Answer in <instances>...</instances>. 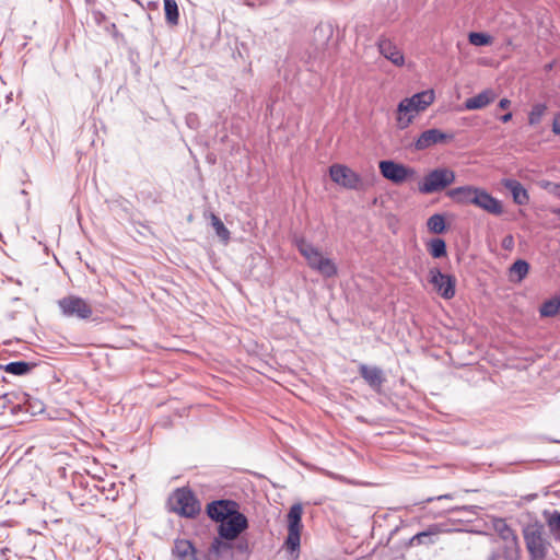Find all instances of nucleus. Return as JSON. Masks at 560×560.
<instances>
[{"mask_svg":"<svg viewBox=\"0 0 560 560\" xmlns=\"http://www.w3.org/2000/svg\"><path fill=\"white\" fill-rule=\"evenodd\" d=\"M241 505L232 499H219L206 505L208 517L218 523V535L225 540H236L249 527L248 518Z\"/></svg>","mask_w":560,"mask_h":560,"instance_id":"nucleus-1","label":"nucleus"},{"mask_svg":"<svg viewBox=\"0 0 560 560\" xmlns=\"http://www.w3.org/2000/svg\"><path fill=\"white\" fill-rule=\"evenodd\" d=\"M495 537L492 541L502 548L492 560H518V542L514 530L501 518L492 520Z\"/></svg>","mask_w":560,"mask_h":560,"instance_id":"nucleus-2","label":"nucleus"},{"mask_svg":"<svg viewBox=\"0 0 560 560\" xmlns=\"http://www.w3.org/2000/svg\"><path fill=\"white\" fill-rule=\"evenodd\" d=\"M302 514L303 506L301 503L293 504L287 514L288 535L283 542V548L291 555H298L300 551L301 532L303 528Z\"/></svg>","mask_w":560,"mask_h":560,"instance_id":"nucleus-3","label":"nucleus"},{"mask_svg":"<svg viewBox=\"0 0 560 560\" xmlns=\"http://www.w3.org/2000/svg\"><path fill=\"white\" fill-rule=\"evenodd\" d=\"M172 511L180 516L194 518L200 512V503L188 488L176 489L170 498Z\"/></svg>","mask_w":560,"mask_h":560,"instance_id":"nucleus-4","label":"nucleus"},{"mask_svg":"<svg viewBox=\"0 0 560 560\" xmlns=\"http://www.w3.org/2000/svg\"><path fill=\"white\" fill-rule=\"evenodd\" d=\"M455 180V173L445 167H439L430 171L419 184V191L422 194H433L443 190Z\"/></svg>","mask_w":560,"mask_h":560,"instance_id":"nucleus-5","label":"nucleus"},{"mask_svg":"<svg viewBox=\"0 0 560 560\" xmlns=\"http://www.w3.org/2000/svg\"><path fill=\"white\" fill-rule=\"evenodd\" d=\"M428 281L433 290L444 300H451L456 293V278L448 273H443L439 268H430Z\"/></svg>","mask_w":560,"mask_h":560,"instance_id":"nucleus-6","label":"nucleus"},{"mask_svg":"<svg viewBox=\"0 0 560 560\" xmlns=\"http://www.w3.org/2000/svg\"><path fill=\"white\" fill-rule=\"evenodd\" d=\"M58 306L65 317L89 319L92 316V307L85 300L77 295H68L58 301Z\"/></svg>","mask_w":560,"mask_h":560,"instance_id":"nucleus-7","label":"nucleus"},{"mask_svg":"<svg viewBox=\"0 0 560 560\" xmlns=\"http://www.w3.org/2000/svg\"><path fill=\"white\" fill-rule=\"evenodd\" d=\"M378 168L384 178L397 185L402 184L416 173L413 168L393 160L380 161Z\"/></svg>","mask_w":560,"mask_h":560,"instance_id":"nucleus-8","label":"nucleus"},{"mask_svg":"<svg viewBox=\"0 0 560 560\" xmlns=\"http://www.w3.org/2000/svg\"><path fill=\"white\" fill-rule=\"evenodd\" d=\"M329 175L334 183L348 189H359L362 183L358 173L342 164L331 165Z\"/></svg>","mask_w":560,"mask_h":560,"instance_id":"nucleus-9","label":"nucleus"},{"mask_svg":"<svg viewBox=\"0 0 560 560\" xmlns=\"http://www.w3.org/2000/svg\"><path fill=\"white\" fill-rule=\"evenodd\" d=\"M452 135L445 133L436 128H431L423 131L415 141L413 147L417 151L427 150L434 144L442 143L446 140H451Z\"/></svg>","mask_w":560,"mask_h":560,"instance_id":"nucleus-10","label":"nucleus"},{"mask_svg":"<svg viewBox=\"0 0 560 560\" xmlns=\"http://www.w3.org/2000/svg\"><path fill=\"white\" fill-rule=\"evenodd\" d=\"M524 537L532 558L542 560L546 556V546L541 533L536 528H527Z\"/></svg>","mask_w":560,"mask_h":560,"instance_id":"nucleus-11","label":"nucleus"},{"mask_svg":"<svg viewBox=\"0 0 560 560\" xmlns=\"http://www.w3.org/2000/svg\"><path fill=\"white\" fill-rule=\"evenodd\" d=\"M380 54L397 67L405 65V57L401 50L388 38L381 37L377 40Z\"/></svg>","mask_w":560,"mask_h":560,"instance_id":"nucleus-12","label":"nucleus"},{"mask_svg":"<svg viewBox=\"0 0 560 560\" xmlns=\"http://www.w3.org/2000/svg\"><path fill=\"white\" fill-rule=\"evenodd\" d=\"M307 265L325 278H331L338 271L336 264L331 259L324 257L322 252L307 260Z\"/></svg>","mask_w":560,"mask_h":560,"instance_id":"nucleus-13","label":"nucleus"},{"mask_svg":"<svg viewBox=\"0 0 560 560\" xmlns=\"http://www.w3.org/2000/svg\"><path fill=\"white\" fill-rule=\"evenodd\" d=\"M359 373L360 376L374 390H380L383 383L385 382L383 371L378 366H369L366 364H360Z\"/></svg>","mask_w":560,"mask_h":560,"instance_id":"nucleus-14","label":"nucleus"},{"mask_svg":"<svg viewBox=\"0 0 560 560\" xmlns=\"http://www.w3.org/2000/svg\"><path fill=\"white\" fill-rule=\"evenodd\" d=\"M25 400H27V398L24 392L5 393L0 396V413L5 409H10L12 415L19 416V408Z\"/></svg>","mask_w":560,"mask_h":560,"instance_id":"nucleus-15","label":"nucleus"},{"mask_svg":"<svg viewBox=\"0 0 560 560\" xmlns=\"http://www.w3.org/2000/svg\"><path fill=\"white\" fill-rule=\"evenodd\" d=\"M418 112L406 104L404 100L398 103L396 110V122L399 129H406L418 116Z\"/></svg>","mask_w":560,"mask_h":560,"instance_id":"nucleus-16","label":"nucleus"},{"mask_svg":"<svg viewBox=\"0 0 560 560\" xmlns=\"http://www.w3.org/2000/svg\"><path fill=\"white\" fill-rule=\"evenodd\" d=\"M406 104L415 108L418 114L423 112L434 101V93L432 90L422 91L413 94L411 97L404 98Z\"/></svg>","mask_w":560,"mask_h":560,"instance_id":"nucleus-17","label":"nucleus"},{"mask_svg":"<svg viewBox=\"0 0 560 560\" xmlns=\"http://www.w3.org/2000/svg\"><path fill=\"white\" fill-rule=\"evenodd\" d=\"M173 553L178 560H198L196 547L187 539H176Z\"/></svg>","mask_w":560,"mask_h":560,"instance_id":"nucleus-18","label":"nucleus"},{"mask_svg":"<svg viewBox=\"0 0 560 560\" xmlns=\"http://www.w3.org/2000/svg\"><path fill=\"white\" fill-rule=\"evenodd\" d=\"M504 186L512 194L513 200L515 203L520 206H524L529 201V196L527 190L522 186L521 183L514 179H505L503 182Z\"/></svg>","mask_w":560,"mask_h":560,"instance_id":"nucleus-19","label":"nucleus"},{"mask_svg":"<svg viewBox=\"0 0 560 560\" xmlns=\"http://www.w3.org/2000/svg\"><path fill=\"white\" fill-rule=\"evenodd\" d=\"M476 192V188L471 186H462L453 188L448 191V196L460 203H470Z\"/></svg>","mask_w":560,"mask_h":560,"instance_id":"nucleus-20","label":"nucleus"},{"mask_svg":"<svg viewBox=\"0 0 560 560\" xmlns=\"http://www.w3.org/2000/svg\"><path fill=\"white\" fill-rule=\"evenodd\" d=\"M490 103V90H485L481 93L469 97L465 101V107L469 110L479 109Z\"/></svg>","mask_w":560,"mask_h":560,"instance_id":"nucleus-21","label":"nucleus"},{"mask_svg":"<svg viewBox=\"0 0 560 560\" xmlns=\"http://www.w3.org/2000/svg\"><path fill=\"white\" fill-rule=\"evenodd\" d=\"M27 400H25L22 406L19 408V415H31L34 416L44 410V405L38 399L33 398L31 395L26 394Z\"/></svg>","mask_w":560,"mask_h":560,"instance_id":"nucleus-22","label":"nucleus"},{"mask_svg":"<svg viewBox=\"0 0 560 560\" xmlns=\"http://www.w3.org/2000/svg\"><path fill=\"white\" fill-rule=\"evenodd\" d=\"M295 246L306 261L320 253L318 247L314 246L303 237L295 240Z\"/></svg>","mask_w":560,"mask_h":560,"instance_id":"nucleus-23","label":"nucleus"},{"mask_svg":"<svg viewBox=\"0 0 560 560\" xmlns=\"http://www.w3.org/2000/svg\"><path fill=\"white\" fill-rule=\"evenodd\" d=\"M439 533L436 526H430L427 530L420 532L410 538L409 545L433 544L432 537Z\"/></svg>","mask_w":560,"mask_h":560,"instance_id":"nucleus-24","label":"nucleus"},{"mask_svg":"<svg viewBox=\"0 0 560 560\" xmlns=\"http://www.w3.org/2000/svg\"><path fill=\"white\" fill-rule=\"evenodd\" d=\"M529 265L525 260H516L511 267H510V277L514 281H522L526 275L528 273Z\"/></svg>","mask_w":560,"mask_h":560,"instance_id":"nucleus-25","label":"nucleus"},{"mask_svg":"<svg viewBox=\"0 0 560 560\" xmlns=\"http://www.w3.org/2000/svg\"><path fill=\"white\" fill-rule=\"evenodd\" d=\"M32 364L25 361H13L4 365V371L12 375L22 376L32 370Z\"/></svg>","mask_w":560,"mask_h":560,"instance_id":"nucleus-26","label":"nucleus"},{"mask_svg":"<svg viewBox=\"0 0 560 560\" xmlns=\"http://www.w3.org/2000/svg\"><path fill=\"white\" fill-rule=\"evenodd\" d=\"M164 1V11L165 19L168 24L176 25L179 20V11L178 5L175 0H163Z\"/></svg>","mask_w":560,"mask_h":560,"instance_id":"nucleus-27","label":"nucleus"},{"mask_svg":"<svg viewBox=\"0 0 560 560\" xmlns=\"http://www.w3.org/2000/svg\"><path fill=\"white\" fill-rule=\"evenodd\" d=\"M429 231L435 234H442L446 230L445 218L443 214L435 213L431 215L427 221Z\"/></svg>","mask_w":560,"mask_h":560,"instance_id":"nucleus-28","label":"nucleus"},{"mask_svg":"<svg viewBox=\"0 0 560 560\" xmlns=\"http://www.w3.org/2000/svg\"><path fill=\"white\" fill-rule=\"evenodd\" d=\"M211 225L215 231L217 236L224 243H228L230 240V231L226 229L224 223L221 221V219L215 215L211 214Z\"/></svg>","mask_w":560,"mask_h":560,"instance_id":"nucleus-29","label":"nucleus"},{"mask_svg":"<svg viewBox=\"0 0 560 560\" xmlns=\"http://www.w3.org/2000/svg\"><path fill=\"white\" fill-rule=\"evenodd\" d=\"M470 203L490 212V194L486 190L476 188V192Z\"/></svg>","mask_w":560,"mask_h":560,"instance_id":"nucleus-30","label":"nucleus"},{"mask_svg":"<svg viewBox=\"0 0 560 560\" xmlns=\"http://www.w3.org/2000/svg\"><path fill=\"white\" fill-rule=\"evenodd\" d=\"M233 540H225L221 538L219 535L218 537L213 538L211 546H210V552L214 553L217 557H220L223 551L230 550L233 548Z\"/></svg>","mask_w":560,"mask_h":560,"instance_id":"nucleus-31","label":"nucleus"},{"mask_svg":"<svg viewBox=\"0 0 560 560\" xmlns=\"http://www.w3.org/2000/svg\"><path fill=\"white\" fill-rule=\"evenodd\" d=\"M429 252L433 258L446 256V243L442 238H433L429 244Z\"/></svg>","mask_w":560,"mask_h":560,"instance_id":"nucleus-32","label":"nucleus"},{"mask_svg":"<svg viewBox=\"0 0 560 560\" xmlns=\"http://www.w3.org/2000/svg\"><path fill=\"white\" fill-rule=\"evenodd\" d=\"M560 311V300L559 299H551L542 303L540 306V315L544 317H550L558 314Z\"/></svg>","mask_w":560,"mask_h":560,"instance_id":"nucleus-33","label":"nucleus"},{"mask_svg":"<svg viewBox=\"0 0 560 560\" xmlns=\"http://www.w3.org/2000/svg\"><path fill=\"white\" fill-rule=\"evenodd\" d=\"M547 110V106L545 104H536L533 106L529 115L528 122L532 126L538 125Z\"/></svg>","mask_w":560,"mask_h":560,"instance_id":"nucleus-34","label":"nucleus"},{"mask_svg":"<svg viewBox=\"0 0 560 560\" xmlns=\"http://www.w3.org/2000/svg\"><path fill=\"white\" fill-rule=\"evenodd\" d=\"M469 43L475 46H485L490 44V34L482 32H471L468 35Z\"/></svg>","mask_w":560,"mask_h":560,"instance_id":"nucleus-35","label":"nucleus"},{"mask_svg":"<svg viewBox=\"0 0 560 560\" xmlns=\"http://www.w3.org/2000/svg\"><path fill=\"white\" fill-rule=\"evenodd\" d=\"M539 186L542 189H545V190L549 191L550 194H552L553 196L560 198V184L552 183V182H549V180H541V182H539Z\"/></svg>","mask_w":560,"mask_h":560,"instance_id":"nucleus-36","label":"nucleus"},{"mask_svg":"<svg viewBox=\"0 0 560 560\" xmlns=\"http://www.w3.org/2000/svg\"><path fill=\"white\" fill-rule=\"evenodd\" d=\"M548 525L552 533L560 537V513L555 512L548 520Z\"/></svg>","mask_w":560,"mask_h":560,"instance_id":"nucleus-37","label":"nucleus"},{"mask_svg":"<svg viewBox=\"0 0 560 560\" xmlns=\"http://www.w3.org/2000/svg\"><path fill=\"white\" fill-rule=\"evenodd\" d=\"M233 548L237 553H243L246 557H248L250 553L249 544L246 539L238 540L235 545H233Z\"/></svg>","mask_w":560,"mask_h":560,"instance_id":"nucleus-38","label":"nucleus"},{"mask_svg":"<svg viewBox=\"0 0 560 560\" xmlns=\"http://www.w3.org/2000/svg\"><path fill=\"white\" fill-rule=\"evenodd\" d=\"M502 212V205L499 200L492 198V214H500Z\"/></svg>","mask_w":560,"mask_h":560,"instance_id":"nucleus-39","label":"nucleus"},{"mask_svg":"<svg viewBox=\"0 0 560 560\" xmlns=\"http://www.w3.org/2000/svg\"><path fill=\"white\" fill-rule=\"evenodd\" d=\"M552 131L556 135H560V113L556 115L553 122H552Z\"/></svg>","mask_w":560,"mask_h":560,"instance_id":"nucleus-40","label":"nucleus"},{"mask_svg":"<svg viewBox=\"0 0 560 560\" xmlns=\"http://www.w3.org/2000/svg\"><path fill=\"white\" fill-rule=\"evenodd\" d=\"M186 122L190 128H195L197 122V116L195 114H188L186 117Z\"/></svg>","mask_w":560,"mask_h":560,"instance_id":"nucleus-41","label":"nucleus"},{"mask_svg":"<svg viewBox=\"0 0 560 560\" xmlns=\"http://www.w3.org/2000/svg\"><path fill=\"white\" fill-rule=\"evenodd\" d=\"M511 102L508 100V98H502L500 102H499V108L501 109H505L510 106Z\"/></svg>","mask_w":560,"mask_h":560,"instance_id":"nucleus-42","label":"nucleus"},{"mask_svg":"<svg viewBox=\"0 0 560 560\" xmlns=\"http://www.w3.org/2000/svg\"><path fill=\"white\" fill-rule=\"evenodd\" d=\"M512 118V113L509 112V113H505L504 115L502 116H499V119L503 122H508L509 120H511Z\"/></svg>","mask_w":560,"mask_h":560,"instance_id":"nucleus-43","label":"nucleus"},{"mask_svg":"<svg viewBox=\"0 0 560 560\" xmlns=\"http://www.w3.org/2000/svg\"><path fill=\"white\" fill-rule=\"evenodd\" d=\"M513 245V238L511 236L506 237L504 241H503V246L505 248H510L511 246Z\"/></svg>","mask_w":560,"mask_h":560,"instance_id":"nucleus-44","label":"nucleus"},{"mask_svg":"<svg viewBox=\"0 0 560 560\" xmlns=\"http://www.w3.org/2000/svg\"><path fill=\"white\" fill-rule=\"evenodd\" d=\"M451 494H444V495H440L438 497V500H443V499H451Z\"/></svg>","mask_w":560,"mask_h":560,"instance_id":"nucleus-45","label":"nucleus"},{"mask_svg":"<svg viewBox=\"0 0 560 560\" xmlns=\"http://www.w3.org/2000/svg\"><path fill=\"white\" fill-rule=\"evenodd\" d=\"M10 319H14V314H10Z\"/></svg>","mask_w":560,"mask_h":560,"instance_id":"nucleus-46","label":"nucleus"}]
</instances>
